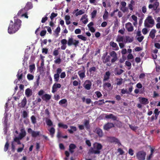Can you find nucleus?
<instances>
[{"label": "nucleus", "instance_id": "nucleus-1", "mask_svg": "<svg viewBox=\"0 0 160 160\" xmlns=\"http://www.w3.org/2000/svg\"><path fill=\"white\" fill-rule=\"evenodd\" d=\"M108 52H106L104 53L102 57V59L103 62L105 64L107 63V66H110L112 63L110 62L111 57L112 58L111 60L112 63H113L118 60V57L116 53L114 51H112L110 53L109 55H107Z\"/></svg>", "mask_w": 160, "mask_h": 160}, {"label": "nucleus", "instance_id": "nucleus-2", "mask_svg": "<svg viewBox=\"0 0 160 160\" xmlns=\"http://www.w3.org/2000/svg\"><path fill=\"white\" fill-rule=\"evenodd\" d=\"M22 21L19 19H14V22L11 20L8 28V32L10 34L18 31L21 26Z\"/></svg>", "mask_w": 160, "mask_h": 160}, {"label": "nucleus", "instance_id": "nucleus-3", "mask_svg": "<svg viewBox=\"0 0 160 160\" xmlns=\"http://www.w3.org/2000/svg\"><path fill=\"white\" fill-rule=\"evenodd\" d=\"M102 148V146L101 143L95 142L93 144L92 147L89 149V153L92 154H99Z\"/></svg>", "mask_w": 160, "mask_h": 160}, {"label": "nucleus", "instance_id": "nucleus-4", "mask_svg": "<svg viewBox=\"0 0 160 160\" xmlns=\"http://www.w3.org/2000/svg\"><path fill=\"white\" fill-rule=\"evenodd\" d=\"M154 24V20L151 16H148L144 22V26L147 28L152 27Z\"/></svg>", "mask_w": 160, "mask_h": 160}, {"label": "nucleus", "instance_id": "nucleus-5", "mask_svg": "<svg viewBox=\"0 0 160 160\" xmlns=\"http://www.w3.org/2000/svg\"><path fill=\"white\" fill-rule=\"evenodd\" d=\"M146 152L143 151L138 152L136 154V157L139 160H145Z\"/></svg>", "mask_w": 160, "mask_h": 160}, {"label": "nucleus", "instance_id": "nucleus-6", "mask_svg": "<svg viewBox=\"0 0 160 160\" xmlns=\"http://www.w3.org/2000/svg\"><path fill=\"white\" fill-rule=\"evenodd\" d=\"M79 43V42L78 40H74L72 38H69L68 44L69 46H71L73 45L75 47H77L78 46Z\"/></svg>", "mask_w": 160, "mask_h": 160}, {"label": "nucleus", "instance_id": "nucleus-7", "mask_svg": "<svg viewBox=\"0 0 160 160\" xmlns=\"http://www.w3.org/2000/svg\"><path fill=\"white\" fill-rule=\"evenodd\" d=\"M26 72H23L21 70L19 69L17 75L18 80H22L25 79Z\"/></svg>", "mask_w": 160, "mask_h": 160}, {"label": "nucleus", "instance_id": "nucleus-8", "mask_svg": "<svg viewBox=\"0 0 160 160\" xmlns=\"http://www.w3.org/2000/svg\"><path fill=\"white\" fill-rule=\"evenodd\" d=\"M27 131L29 133L31 134L32 136L34 138H35L39 136L40 134L39 131H33L30 128L28 129Z\"/></svg>", "mask_w": 160, "mask_h": 160}, {"label": "nucleus", "instance_id": "nucleus-9", "mask_svg": "<svg viewBox=\"0 0 160 160\" xmlns=\"http://www.w3.org/2000/svg\"><path fill=\"white\" fill-rule=\"evenodd\" d=\"M159 5V3L157 2H155L153 4H150L148 6V8L149 9L153 8L154 11L157 10L158 7Z\"/></svg>", "mask_w": 160, "mask_h": 160}, {"label": "nucleus", "instance_id": "nucleus-10", "mask_svg": "<svg viewBox=\"0 0 160 160\" xmlns=\"http://www.w3.org/2000/svg\"><path fill=\"white\" fill-rule=\"evenodd\" d=\"M114 125L113 123L108 122L103 126L104 129L108 130L114 127Z\"/></svg>", "mask_w": 160, "mask_h": 160}, {"label": "nucleus", "instance_id": "nucleus-11", "mask_svg": "<svg viewBox=\"0 0 160 160\" xmlns=\"http://www.w3.org/2000/svg\"><path fill=\"white\" fill-rule=\"evenodd\" d=\"M27 103V100L25 97H24L20 103L18 104V106L20 108H23L26 105Z\"/></svg>", "mask_w": 160, "mask_h": 160}, {"label": "nucleus", "instance_id": "nucleus-12", "mask_svg": "<svg viewBox=\"0 0 160 160\" xmlns=\"http://www.w3.org/2000/svg\"><path fill=\"white\" fill-rule=\"evenodd\" d=\"M110 142H114L116 144H121V143L119 140L114 137H110L109 138Z\"/></svg>", "mask_w": 160, "mask_h": 160}, {"label": "nucleus", "instance_id": "nucleus-13", "mask_svg": "<svg viewBox=\"0 0 160 160\" xmlns=\"http://www.w3.org/2000/svg\"><path fill=\"white\" fill-rule=\"evenodd\" d=\"M125 27L128 32H131L133 30V27L130 22H128L126 24Z\"/></svg>", "mask_w": 160, "mask_h": 160}, {"label": "nucleus", "instance_id": "nucleus-14", "mask_svg": "<svg viewBox=\"0 0 160 160\" xmlns=\"http://www.w3.org/2000/svg\"><path fill=\"white\" fill-rule=\"evenodd\" d=\"M61 85L60 84H54L52 87V92L54 93L57 90V88H61Z\"/></svg>", "mask_w": 160, "mask_h": 160}, {"label": "nucleus", "instance_id": "nucleus-15", "mask_svg": "<svg viewBox=\"0 0 160 160\" xmlns=\"http://www.w3.org/2000/svg\"><path fill=\"white\" fill-rule=\"evenodd\" d=\"M139 99H141L140 101V102L142 104L146 105L149 103V101L147 98L141 97H139Z\"/></svg>", "mask_w": 160, "mask_h": 160}, {"label": "nucleus", "instance_id": "nucleus-16", "mask_svg": "<svg viewBox=\"0 0 160 160\" xmlns=\"http://www.w3.org/2000/svg\"><path fill=\"white\" fill-rule=\"evenodd\" d=\"M80 20L82 21L84 24H87L88 22V15L86 14L83 15L81 18Z\"/></svg>", "mask_w": 160, "mask_h": 160}, {"label": "nucleus", "instance_id": "nucleus-17", "mask_svg": "<svg viewBox=\"0 0 160 160\" xmlns=\"http://www.w3.org/2000/svg\"><path fill=\"white\" fill-rule=\"evenodd\" d=\"M95 132L98 134L100 137L103 136V134L102 130L99 128H97L95 130Z\"/></svg>", "mask_w": 160, "mask_h": 160}, {"label": "nucleus", "instance_id": "nucleus-18", "mask_svg": "<svg viewBox=\"0 0 160 160\" xmlns=\"http://www.w3.org/2000/svg\"><path fill=\"white\" fill-rule=\"evenodd\" d=\"M76 148V146L74 144L71 143L70 144L69 146V151L71 153H72L74 152V150Z\"/></svg>", "mask_w": 160, "mask_h": 160}, {"label": "nucleus", "instance_id": "nucleus-19", "mask_svg": "<svg viewBox=\"0 0 160 160\" xmlns=\"http://www.w3.org/2000/svg\"><path fill=\"white\" fill-rule=\"evenodd\" d=\"M25 94L27 97H29L32 94V91L30 88H28L25 90Z\"/></svg>", "mask_w": 160, "mask_h": 160}, {"label": "nucleus", "instance_id": "nucleus-20", "mask_svg": "<svg viewBox=\"0 0 160 160\" xmlns=\"http://www.w3.org/2000/svg\"><path fill=\"white\" fill-rule=\"evenodd\" d=\"M105 118L107 119H112L113 120H116L117 119V117L112 114H110L109 115L106 114Z\"/></svg>", "mask_w": 160, "mask_h": 160}, {"label": "nucleus", "instance_id": "nucleus-21", "mask_svg": "<svg viewBox=\"0 0 160 160\" xmlns=\"http://www.w3.org/2000/svg\"><path fill=\"white\" fill-rule=\"evenodd\" d=\"M41 98L43 100L47 101L50 100L51 98V96L49 94H45L42 95Z\"/></svg>", "mask_w": 160, "mask_h": 160}, {"label": "nucleus", "instance_id": "nucleus-22", "mask_svg": "<svg viewBox=\"0 0 160 160\" xmlns=\"http://www.w3.org/2000/svg\"><path fill=\"white\" fill-rule=\"evenodd\" d=\"M26 135V132L24 130L22 129L21 130V132L20 133L19 135V137L20 139H21L24 137Z\"/></svg>", "mask_w": 160, "mask_h": 160}, {"label": "nucleus", "instance_id": "nucleus-23", "mask_svg": "<svg viewBox=\"0 0 160 160\" xmlns=\"http://www.w3.org/2000/svg\"><path fill=\"white\" fill-rule=\"evenodd\" d=\"M156 30L155 29H152L150 31L149 36L152 39H153L155 37V33L156 32Z\"/></svg>", "mask_w": 160, "mask_h": 160}, {"label": "nucleus", "instance_id": "nucleus-24", "mask_svg": "<svg viewBox=\"0 0 160 160\" xmlns=\"http://www.w3.org/2000/svg\"><path fill=\"white\" fill-rule=\"evenodd\" d=\"M70 128H71V129H68V131L69 133L71 134L73 133L74 131L75 132L77 131L76 127L75 126H71Z\"/></svg>", "mask_w": 160, "mask_h": 160}, {"label": "nucleus", "instance_id": "nucleus-25", "mask_svg": "<svg viewBox=\"0 0 160 160\" xmlns=\"http://www.w3.org/2000/svg\"><path fill=\"white\" fill-rule=\"evenodd\" d=\"M48 131L50 132V135L52 138L53 137L55 133V129L53 127H51Z\"/></svg>", "mask_w": 160, "mask_h": 160}, {"label": "nucleus", "instance_id": "nucleus-26", "mask_svg": "<svg viewBox=\"0 0 160 160\" xmlns=\"http://www.w3.org/2000/svg\"><path fill=\"white\" fill-rule=\"evenodd\" d=\"M110 45L113 48H117L116 49H115V50H118L119 49V48L117 44L113 42H110Z\"/></svg>", "mask_w": 160, "mask_h": 160}, {"label": "nucleus", "instance_id": "nucleus-27", "mask_svg": "<svg viewBox=\"0 0 160 160\" xmlns=\"http://www.w3.org/2000/svg\"><path fill=\"white\" fill-rule=\"evenodd\" d=\"M124 37L120 35L117 36L116 41L118 42H123V41Z\"/></svg>", "mask_w": 160, "mask_h": 160}, {"label": "nucleus", "instance_id": "nucleus-28", "mask_svg": "<svg viewBox=\"0 0 160 160\" xmlns=\"http://www.w3.org/2000/svg\"><path fill=\"white\" fill-rule=\"evenodd\" d=\"M125 38L126 40L124 41L125 43L127 42H131L133 40V38L132 37L130 38L129 36H126Z\"/></svg>", "mask_w": 160, "mask_h": 160}, {"label": "nucleus", "instance_id": "nucleus-29", "mask_svg": "<svg viewBox=\"0 0 160 160\" xmlns=\"http://www.w3.org/2000/svg\"><path fill=\"white\" fill-rule=\"evenodd\" d=\"M134 1L132 0L130 2V3L128 4V8H129V9L131 11L133 10V5H134Z\"/></svg>", "mask_w": 160, "mask_h": 160}, {"label": "nucleus", "instance_id": "nucleus-30", "mask_svg": "<svg viewBox=\"0 0 160 160\" xmlns=\"http://www.w3.org/2000/svg\"><path fill=\"white\" fill-rule=\"evenodd\" d=\"M89 81L88 82V83L84 86V88L87 90H89L90 89L92 85L91 82H90V81Z\"/></svg>", "mask_w": 160, "mask_h": 160}, {"label": "nucleus", "instance_id": "nucleus-31", "mask_svg": "<svg viewBox=\"0 0 160 160\" xmlns=\"http://www.w3.org/2000/svg\"><path fill=\"white\" fill-rule=\"evenodd\" d=\"M80 79H82L85 77V72L82 71H79L78 72Z\"/></svg>", "mask_w": 160, "mask_h": 160}, {"label": "nucleus", "instance_id": "nucleus-32", "mask_svg": "<svg viewBox=\"0 0 160 160\" xmlns=\"http://www.w3.org/2000/svg\"><path fill=\"white\" fill-rule=\"evenodd\" d=\"M61 28L59 26H58L54 31L56 37H57L59 35V33L60 32Z\"/></svg>", "mask_w": 160, "mask_h": 160}, {"label": "nucleus", "instance_id": "nucleus-33", "mask_svg": "<svg viewBox=\"0 0 160 160\" xmlns=\"http://www.w3.org/2000/svg\"><path fill=\"white\" fill-rule=\"evenodd\" d=\"M58 126L59 128H62L63 129H67L68 128V126L67 125L63 124L62 123H58Z\"/></svg>", "mask_w": 160, "mask_h": 160}, {"label": "nucleus", "instance_id": "nucleus-34", "mask_svg": "<svg viewBox=\"0 0 160 160\" xmlns=\"http://www.w3.org/2000/svg\"><path fill=\"white\" fill-rule=\"evenodd\" d=\"M110 73L109 71L106 72L104 76V78L103 80H108L110 76Z\"/></svg>", "mask_w": 160, "mask_h": 160}, {"label": "nucleus", "instance_id": "nucleus-35", "mask_svg": "<svg viewBox=\"0 0 160 160\" xmlns=\"http://www.w3.org/2000/svg\"><path fill=\"white\" fill-rule=\"evenodd\" d=\"M89 121L88 120H85L84 122V125L87 129H88L90 128V126L89 125Z\"/></svg>", "mask_w": 160, "mask_h": 160}, {"label": "nucleus", "instance_id": "nucleus-36", "mask_svg": "<svg viewBox=\"0 0 160 160\" xmlns=\"http://www.w3.org/2000/svg\"><path fill=\"white\" fill-rule=\"evenodd\" d=\"M47 125L49 126H52L53 125V123L50 119H48L46 120Z\"/></svg>", "mask_w": 160, "mask_h": 160}, {"label": "nucleus", "instance_id": "nucleus-37", "mask_svg": "<svg viewBox=\"0 0 160 160\" xmlns=\"http://www.w3.org/2000/svg\"><path fill=\"white\" fill-rule=\"evenodd\" d=\"M67 101L66 99H63L60 100L59 102V104L62 105L63 104H66L67 103Z\"/></svg>", "mask_w": 160, "mask_h": 160}, {"label": "nucleus", "instance_id": "nucleus-38", "mask_svg": "<svg viewBox=\"0 0 160 160\" xmlns=\"http://www.w3.org/2000/svg\"><path fill=\"white\" fill-rule=\"evenodd\" d=\"M77 37L78 38L80 39H81L82 40L84 41H86L87 40V39L86 37L83 36L82 35H78L77 36Z\"/></svg>", "mask_w": 160, "mask_h": 160}, {"label": "nucleus", "instance_id": "nucleus-39", "mask_svg": "<svg viewBox=\"0 0 160 160\" xmlns=\"http://www.w3.org/2000/svg\"><path fill=\"white\" fill-rule=\"evenodd\" d=\"M85 13V12L84 10H80L78 12H76L75 15L76 16H78V15H81Z\"/></svg>", "mask_w": 160, "mask_h": 160}, {"label": "nucleus", "instance_id": "nucleus-40", "mask_svg": "<svg viewBox=\"0 0 160 160\" xmlns=\"http://www.w3.org/2000/svg\"><path fill=\"white\" fill-rule=\"evenodd\" d=\"M97 11L96 10H94L91 13V18H94L97 14Z\"/></svg>", "mask_w": 160, "mask_h": 160}, {"label": "nucleus", "instance_id": "nucleus-41", "mask_svg": "<svg viewBox=\"0 0 160 160\" xmlns=\"http://www.w3.org/2000/svg\"><path fill=\"white\" fill-rule=\"evenodd\" d=\"M32 122L33 124H35L36 123V119L34 116H32L31 117Z\"/></svg>", "mask_w": 160, "mask_h": 160}, {"label": "nucleus", "instance_id": "nucleus-42", "mask_svg": "<svg viewBox=\"0 0 160 160\" xmlns=\"http://www.w3.org/2000/svg\"><path fill=\"white\" fill-rule=\"evenodd\" d=\"M58 15L57 13H55L54 12H52L51 14V16H50V18L52 21H53V20L55 17H57Z\"/></svg>", "mask_w": 160, "mask_h": 160}, {"label": "nucleus", "instance_id": "nucleus-43", "mask_svg": "<svg viewBox=\"0 0 160 160\" xmlns=\"http://www.w3.org/2000/svg\"><path fill=\"white\" fill-rule=\"evenodd\" d=\"M9 146V144L8 142V141H7V142L6 143L4 147V151L5 152H6L8 149V147Z\"/></svg>", "mask_w": 160, "mask_h": 160}, {"label": "nucleus", "instance_id": "nucleus-44", "mask_svg": "<svg viewBox=\"0 0 160 160\" xmlns=\"http://www.w3.org/2000/svg\"><path fill=\"white\" fill-rule=\"evenodd\" d=\"M29 71L30 72H32L33 70L35 69V65L34 64L30 65L29 66Z\"/></svg>", "mask_w": 160, "mask_h": 160}, {"label": "nucleus", "instance_id": "nucleus-45", "mask_svg": "<svg viewBox=\"0 0 160 160\" xmlns=\"http://www.w3.org/2000/svg\"><path fill=\"white\" fill-rule=\"evenodd\" d=\"M59 49L60 48H58V49H55L54 50L53 52V56H57L59 54V52L58 51V49Z\"/></svg>", "mask_w": 160, "mask_h": 160}, {"label": "nucleus", "instance_id": "nucleus-46", "mask_svg": "<svg viewBox=\"0 0 160 160\" xmlns=\"http://www.w3.org/2000/svg\"><path fill=\"white\" fill-rule=\"evenodd\" d=\"M96 71V68L95 67H92L90 68L89 69V72L91 73H92V72H95Z\"/></svg>", "mask_w": 160, "mask_h": 160}, {"label": "nucleus", "instance_id": "nucleus-47", "mask_svg": "<svg viewBox=\"0 0 160 160\" xmlns=\"http://www.w3.org/2000/svg\"><path fill=\"white\" fill-rule=\"evenodd\" d=\"M129 128L132 130L134 131H135L138 128V127L137 126H132L131 125H129Z\"/></svg>", "mask_w": 160, "mask_h": 160}, {"label": "nucleus", "instance_id": "nucleus-48", "mask_svg": "<svg viewBox=\"0 0 160 160\" xmlns=\"http://www.w3.org/2000/svg\"><path fill=\"white\" fill-rule=\"evenodd\" d=\"M48 16L47 14L46 15L45 17L42 18L41 20V22L42 23H44L46 21L48 20V18L47 17Z\"/></svg>", "mask_w": 160, "mask_h": 160}, {"label": "nucleus", "instance_id": "nucleus-49", "mask_svg": "<svg viewBox=\"0 0 160 160\" xmlns=\"http://www.w3.org/2000/svg\"><path fill=\"white\" fill-rule=\"evenodd\" d=\"M27 78L29 80H32L33 79L34 76L32 74H28L27 76Z\"/></svg>", "mask_w": 160, "mask_h": 160}, {"label": "nucleus", "instance_id": "nucleus-50", "mask_svg": "<svg viewBox=\"0 0 160 160\" xmlns=\"http://www.w3.org/2000/svg\"><path fill=\"white\" fill-rule=\"evenodd\" d=\"M134 150L132 148H129L128 150V153L131 156H133L134 154Z\"/></svg>", "mask_w": 160, "mask_h": 160}, {"label": "nucleus", "instance_id": "nucleus-51", "mask_svg": "<svg viewBox=\"0 0 160 160\" xmlns=\"http://www.w3.org/2000/svg\"><path fill=\"white\" fill-rule=\"evenodd\" d=\"M22 116V117L24 118L27 117L28 116V113L25 110H24L23 111Z\"/></svg>", "mask_w": 160, "mask_h": 160}, {"label": "nucleus", "instance_id": "nucleus-52", "mask_svg": "<svg viewBox=\"0 0 160 160\" xmlns=\"http://www.w3.org/2000/svg\"><path fill=\"white\" fill-rule=\"evenodd\" d=\"M120 9L123 12H125L128 11V9L127 8L125 7H121Z\"/></svg>", "mask_w": 160, "mask_h": 160}, {"label": "nucleus", "instance_id": "nucleus-53", "mask_svg": "<svg viewBox=\"0 0 160 160\" xmlns=\"http://www.w3.org/2000/svg\"><path fill=\"white\" fill-rule=\"evenodd\" d=\"M98 98H99L102 96V94L100 91H97L95 92Z\"/></svg>", "mask_w": 160, "mask_h": 160}, {"label": "nucleus", "instance_id": "nucleus-54", "mask_svg": "<svg viewBox=\"0 0 160 160\" xmlns=\"http://www.w3.org/2000/svg\"><path fill=\"white\" fill-rule=\"evenodd\" d=\"M46 33L47 31L46 30H42L40 32V35L42 37L46 35Z\"/></svg>", "mask_w": 160, "mask_h": 160}, {"label": "nucleus", "instance_id": "nucleus-55", "mask_svg": "<svg viewBox=\"0 0 160 160\" xmlns=\"http://www.w3.org/2000/svg\"><path fill=\"white\" fill-rule=\"evenodd\" d=\"M48 49L47 48H43L42 49V52L44 53L45 54H47L48 53Z\"/></svg>", "mask_w": 160, "mask_h": 160}, {"label": "nucleus", "instance_id": "nucleus-56", "mask_svg": "<svg viewBox=\"0 0 160 160\" xmlns=\"http://www.w3.org/2000/svg\"><path fill=\"white\" fill-rule=\"evenodd\" d=\"M32 7V6L31 5L30 3H29L28 2V3L25 6V8H26L27 9H31Z\"/></svg>", "mask_w": 160, "mask_h": 160}, {"label": "nucleus", "instance_id": "nucleus-57", "mask_svg": "<svg viewBox=\"0 0 160 160\" xmlns=\"http://www.w3.org/2000/svg\"><path fill=\"white\" fill-rule=\"evenodd\" d=\"M61 60L60 57L58 58L54 61V62L56 64H60Z\"/></svg>", "mask_w": 160, "mask_h": 160}, {"label": "nucleus", "instance_id": "nucleus-58", "mask_svg": "<svg viewBox=\"0 0 160 160\" xmlns=\"http://www.w3.org/2000/svg\"><path fill=\"white\" fill-rule=\"evenodd\" d=\"M142 33L144 35H146L147 33L148 32V29L146 28H144L142 29Z\"/></svg>", "mask_w": 160, "mask_h": 160}, {"label": "nucleus", "instance_id": "nucleus-59", "mask_svg": "<svg viewBox=\"0 0 160 160\" xmlns=\"http://www.w3.org/2000/svg\"><path fill=\"white\" fill-rule=\"evenodd\" d=\"M125 64L127 66L130 67L129 68H128V69H130L131 68V63L130 62L126 61L125 62Z\"/></svg>", "mask_w": 160, "mask_h": 160}, {"label": "nucleus", "instance_id": "nucleus-60", "mask_svg": "<svg viewBox=\"0 0 160 160\" xmlns=\"http://www.w3.org/2000/svg\"><path fill=\"white\" fill-rule=\"evenodd\" d=\"M124 72V70L121 69H119V70H118L117 71V74L118 75H120L122 73H123Z\"/></svg>", "mask_w": 160, "mask_h": 160}, {"label": "nucleus", "instance_id": "nucleus-61", "mask_svg": "<svg viewBox=\"0 0 160 160\" xmlns=\"http://www.w3.org/2000/svg\"><path fill=\"white\" fill-rule=\"evenodd\" d=\"M45 28H47V31L50 34H51L52 33V30L51 28L49 26H45Z\"/></svg>", "mask_w": 160, "mask_h": 160}, {"label": "nucleus", "instance_id": "nucleus-62", "mask_svg": "<svg viewBox=\"0 0 160 160\" xmlns=\"http://www.w3.org/2000/svg\"><path fill=\"white\" fill-rule=\"evenodd\" d=\"M45 114L48 117H50V112L48 109L47 108L46 109L45 111Z\"/></svg>", "mask_w": 160, "mask_h": 160}, {"label": "nucleus", "instance_id": "nucleus-63", "mask_svg": "<svg viewBox=\"0 0 160 160\" xmlns=\"http://www.w3.org/2000/svg\"><path fill=\"white\" fill-rule=\"evenodd\" d=\"M128 60L131 59L133 58V56L132 54H129L127 56Z\"/></svg>", "mask_w": 160, "mask_h": 160}, {"label": "nucleus", "instance_id": "nucleus-64", "mask_svg": "<svg viewBox=\"0 0 160 160\" xmlns=\"http://www.w3.org/2000/svg\"><path fill=\"white\" fill-rule=\"evenodd\" d=\"M155 47L158 49H160V44L158 43H156L154 44Z\"/></svg>", "mask_w": 160, "mask_h": 160}]
</instances>
